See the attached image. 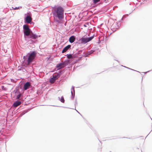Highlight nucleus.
Listing matches in <instances>:
<instances>
[{
	"label": "nucleus",
	"mask_w": 152,
	"mask_h": 152,
	"mask_svg": "<svg viewBox=\"0 0 152 152\" xmlns=\"http://www.w3.org/2000/svg\"><path fill=\"white\" fill-rule=\"evenodd\" d=\"M71 45H68L66 46L65 47L63 50L62 53H64L66 52L69 48L71 47Z\"/></svg>",
	"instance_id": "obj_6"
},
{
	"label": "nucleus",
	"mask_w": 152,
	"mask_h": 152,
	"mask_svg": "<svg viewBox=\"0 0 152 152\" xmlns=\"http://www.w3.org/2000/svg\"><path fill=\"white\" fill-rule=\"evenodd\" d=\"M58 76V74H57L55 75L54 76H53V77L55 79H57V77Z\"/></svg>",
	"instance_id": "obj_16"
},
{
	"label": "nucleus",
	"mask_w": 152,
	"mask_h": 152,
	"mask_svg": "<svg viewBox=\"0 0 152 152\" xmlns=\"http://www.w3.org/2000/svg\"><path fill=\"white\" fill-rule=\"evenodd\" d=\"M91 54V53H89L88 54L89 55H90Z\"/></svg>",
	"instance_id": "obj_22"
},
{
	"label": "nucleus",
	"mask_w": 152,
	"mask_h": 152,
	"mask_svg": "<svg viewBox=\"0 0 152 152\" xmlns=\"http://www.w3.org/2000/svg\"><path fill=\"white\" fill-rule=\"evenodd\" d=\"M36 55V53L34 52H33L30 54L28 60V63H30L32 62V61L35 57Z\"/></svg>",
	"instance_id": "obj_3"
},
{
	"label": "nucleus",
	"mask_w": 152,
	"mask_h": 152,
	"mask_svg": "<svg viewBox=\"0 0 152 152\" xmlns=\"http://www.w3.org/2000/svg\"><path fill=\"white\" fill-rule=\"evenodd\" d=\"M54 10L57 14V17L59 19H61L63 18L64 10L62 7L58 6Z\"/></svg>",
	"instance_id": "obj_1"
},
{
	"label": "nucleus",
	"mask_w": 152,
	"mask_h": 152,
	"mask_svg": "<svg viewBox=\"0 0 152 152\" xmlns=\"http://www.w3.org/2000/svg\"><path fill=\"white\" fill-rule=\"evenodd\" d=\"M59 99L60 100L62 103H64V100L63 96H62L61 97V99L59 98Z\"/></svg>",
	"instance_id": "obj_14"
},
{
	"label": "nucleus",
	"mask_w": 152,
	"mask_h": 152,
	"mask_svg": "<svg viewBox=\"0 0 152 152\" xmlns=\"http://www.w3.org/2000/svg\"><path fill=\"white\" fill-rule=\"evenodd\" d=\"M67 58L69 59H70L72 58V55L69 54V55H67Z\"/></svg>",
	"instance_id": "obj_15"
},
{
	"label": "nucleus",
	"mask_w": 152,
	"mask_h": 152,
	"mask_svg": "<svg viewBox=\"0 0 152 152\" xmlns=\"http://www.w3.org/2000/svg\"><path fill=\"white\" fill-rule=\"evenodd\" d=\"M23 28L24 30H29L30 28H28V26L27 25H25L23 26Z\"/></svg>",
	"instance_id": "obj_12"
},
{
	"label": "nucleus",
	"mask_w": 152,
	"mask_h": 152,
	"mask_svg": "<svg viewBox=\"0 0 152 152\" xmlns=\"http://www.w3.org/2000/svg\"><path fill=\"white\" fill-rule=\"evenodd\" d=\"M65 66L64 62L61 63L57 64L56 65V67L58 68V69H59L64 67Z\"/></svg>",
	"instance_id": "obj_4"
},
{
	"label": "nucleus",
	"mask_w": 152,
	"mask_h": 152,
	"mask_svg": "<svg viewBox=\"0 0 152 152\" xmlns=\"http://www.w3.org/2000/svg\"><path fill=\"white\" fill-rule=\"evenodd\" d=\"M31 86L29 83L28 82H26L24 85V89L25 90H26L29 88V86Z\"/></svg>",
	"instance_id": "obj_7"
},
{
	"label": "nucleus",
	"mask_w": 152,
	"mask_h": 152,
	"mask_svg": "<svg viewBox=\"0 0 152 152\" xmlns=\"http://www.w3.org/2000/svg\"><path fill=\"white\" fill-rule=\"evenodd\" d=\"M88 24H89V23H86V24H85L84 25V26L85 27H87V25H88Z\"/></svg>",
	"instance_id": "obj_19"
},
{
	"label": "nucleus",
	"mask_w": 152,
	"mask_h": 152,
	"mask_svg": "<svg viewBox=\"0 0 152 152\" xmlns=\"http://www.w3.org/2000/svg\"><path fill=\"white\" fill-rule=\"evenodd\" d=\"M30 29L28 30H25L24 31V34L27 36L30 35Z\"/></svg>",
	"instance_id": "obj_11"
},
{
	"label": "nucleus",
	"mask_w": 152,
	"mask_h": 152,
	"mask_svg": "<svg viewBox=\"0 0 152 152\" xmlns=\"http://www.w3.org/2000/svg\"><path fill=\"white\" fill-rule=\"evenodd\" d=\"M29 37L30 38H32V39H35L37 38V36L35 34L32 33L30 35Z\"/></svg>",
	"instance_id": "obj_10"
},
{
	"label": "nucleus",
	"mask_w": 152,
	"mask_h": 152,
	"mask_svg": "<svg viewBox=\"0 0 152 152\" xmlns=\"http://www.w3.org/2000/svg\"><path fill=\"white\" fill-rule=\"evenodd\" d=\"M21 102L20 101H16L13 104V106L14 107H16L21 104Z\"/></svg>",
	"instance_id": "obj_9"
},
{
	"label": "nucleus",
	"mask_w": 152,
	"mask_h": 152,
	"mask_svg": "<svg viewBox=\"0 0 152 152\" xmlns=\"http://www.w3.org/2000/svg\"><path fill=\"white\" fill-rule=\"evenodd\" d=\"M75 37L74 36H72L69 38V41L70 42L72 43L75 41Z\"/></svg>",
	"instance_id": "obj_8"
},
{
	"label": "nucleus",
	"mask_w": 152,
	"mask_h": 152,
	"mask_svg": "<svg viewBox=\"0 0 152 152\" xmlns=\"http://www.w3.org/2000/svg\"><path fill=\"white\" fill-rule=\"evenodd\" d=\"M30 41H31V42H30L31 43H33V41L32 40H30Z\"/></svg>",
	"instance_id": "obj_21"
},
{
	"label": "nucleus",
	"mask_w": 152,
	"mask_h": 152,
	"mask_svg": "<svg viewBox=\"0 0 152 152\" xmlns=\"http://www.w3.org/2000/svg\"><path fill=\"white\" fill-rule=\"evenodd\" d=\"M21 96V94H19L17 96V99H19V98H20V97Z\"/></svg>",
	"instance_id": "obj_20"
},
{
	"label": "nucleus",
	"mask_w": 152,
	"mask_h": 152,
	"mask_svg": "<svg viewBox=\"0 0 152 152\" xmlns=\"http://www.w3.org/2000/svg\"><path fill=\"white\" fill-rule=\"evenodd\" d=\"M93 38V36L88 38L82 37L79 40V41L81 43H86L91 41Z\"/></svg>",
	"instance_id": "obj_2"
},
{
	"label": "nucleus",
	"mask_w": 152,
	"mask_h": 152,
	"mask_svg": "<svg viewBox=\"0 0 152 152\" xmlns=\"http://www.w3.org/2000/svg\"><path fill=\"white\" fill-rule=\"evenodd\" d=\"M56 80V79H55L53 77H52L50 79V81L51 83H54V81Z\"/></svg>",
	"instance_id": "obj_13"
},
{
	"label": "nucleus",
	"mask_w": 152,
	"mask_h": 152,
	"mask_svg": "<svg viewBox=\"0 0 152 152\" xmlns=\"http://www.w3.org/2000/svg\"><path fill=\"white\" fill-rule=\"evenodd\" d=\"M32 20V18L29 16H27L25 19V20L27 23H30Z\"/></svg>",
	"instance_id": "obj_5"
},
{
	"label": "nucleus",
	"mask_w": 152,
	"mask_h": 152,
	"mask_svg": "<svg viewBox=\"0 0 152 152\" xmlns=\"http://www.w3.org/2000/svg\"><path fill=\"white\" fill-rule=\"evenodd\" d=\"M22 8L21 7H15V8H13V7H12V9H13V10H17V9H19L20 8Z\"/></svg>",
	"instance_id": "obj_18"
},
{
	"label": "nucleus",
	"mask_w": 152,
	"mask_h": 152,
	"mask_svg": "<svg viewBox=\"0 0 152 152\" xmlns=\"http://www.w3.org/2000/svg\"><path fill=\"white\" fill-rule=\"evenodd\" d=\"M100 0H93L94 3V4H96L98 2L100 1Z\"/></svg>",
	"instance_id": "obj_17"
}]
</instances>
